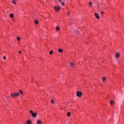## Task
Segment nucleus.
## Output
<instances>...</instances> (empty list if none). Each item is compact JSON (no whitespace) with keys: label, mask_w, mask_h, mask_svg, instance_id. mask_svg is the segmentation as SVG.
<instances>
[{"label":"nucleus","mask_w":124,"mask_h":124,"mask_svg":"<svg viewBox=\"0 0 124 124\" xmlns=\"http://www.w3.org/2000/svg\"><path fill=\"white\" fill-rule=\"evenodd\" d=\"M20 95V93H13L11 94V97H13V98H16L17 96H19Z\"/></svg>","instance_id":"f257e3e1"},{"label":"nucleus","mask_w":124,"mask_h":124,"mask_svg":"<svg viewBox=\"0 0 124 124\" xmlns=\"http://www.w3.org/2000/svg\"><path fill=\"white\" fill-rule=\"evenodd\" d=\"M31 114V116L33 118H36L37 117V114L35 112H33L32 110H30V111Z\"/></svg>","instance_id":"f03ea898"},{"label":"nucleus","mask_w":124,"mask_h":124,"mask_svg":"<svg viewBox=\"0 0 124 124\" xmlns=\"http://www.w3.org/2000/svg\"><path fill=\"white\" fill-rule=\"evenodd\" d=\"M60 10H61L60 6H55V11H56V12H59Z\"/></svg>","instance_id":"7ed1b4c3"},{"label":"nucleus","mask_w":124,"mask_h":124,"mask_svg":"<svg viewBox=\"0 0 124 124\" xmlns=\"http://www.w3.org/2000/svg\"><path fill=\"white\" fill-rule=\"evenodd\" d=\"M77 96H78V97H81V96H82V93L78 92L77 93Z\"/></svg>","instance_id":"20e7f679"},{"label":"nucleus","mask_w":124,"mask_h":124,"mask_svg":"<svg viewBox=\"0 0 124 124\" xmlns=\"http://www.w3.org/2000/svg\"><path fill=\"white\" fill-rule=\"evenodd\" d=\"M121 56V54H120V53L117 52L116 54H115V58L116 59H119V58H120V56Z\"/></svg>","instance_id":"39448f33"},{"label":"nucleus","mask_w":124,"mask_h":124,"mask_svg":"<svg viewBox=\"0 0 124 124\" xmlns=\"http://www.w3.org/2000/svg\"><path fill=\"white\" fill-rule=\"evenodd\" d=\"M110 105H111V106L115 105V101H114L113 100L110 101Z\"/></svg>","instance_id":"423d86ee"},{"label":"nucleus","mask_w":124,"mask_h":124,"mask_svg":"<svg viewBox=\"0 0 124 124\" xmlns=\"http://www.w3.org/2000/svg\"><path fill=\"white\" fill-rule=\"evenodd\" d=\"M95 16L96 18V19H100V16H99V15L97 13L95 14Z\"/></svg>","instance_id":"0eeeda50"},{"label":"nucleus","mask_w":124,"mask_h":124,"mask_svg":"<svg viewBox=\"0 0 124 124\" xmlns=\"http://www.w3.org/2000/svg\"><path fill=\"white\" fill-rule=\"evenodd\" d=\"M70 64H71V66L72 67H74V66H75V63H74L72 62H70Z\"/></svg>","instance_id":"6e6552de"},{"label":"nucleus","mask_w":124,"mask_h":124,"mask_svg":"<svg viewBox=\"0 0 124 124\" xmlns=\"http://www.w3.org/2000/svg\"><path fill=\"white\" fill-rule=\"evenodd\" d=\"M37 124H42V121H41V120H38Z\"/></svg>","instance_id":"1a4fd4ad"},{"label":"nucleus","mask_w":124,"mask_h":124,"mask_svg":"<svg viewBox=\"0 0 124 124\" xmlns=\"http://www.w3.org/2000/svg\"><path fill=\"white\" fill-rule=\"evenodd\" d=\"M102 81H103V82H106V77H104L102 78Z\"/></svg>","instance_id":"9d476101"},{"label":"nucleus","mask_w":124,"mask_h":124,"mask_svg":"<svg viewBox=\"0 0 124 124\" xmlns=\"http://www.w3.org/2000/svg\"><path fill=\"white\" fill-rule=\"evenodd\" d=\"M58 52H59V53H62V52H63V50L62 49L59 48Z\"/></svg>","instance_id":"9b49d317"},{"label":"nucleus","mask_w":124,"mask_h":124,"mask_svg":"<svg viewBox=\"0 0 124 124\" xmlns=\"http://www.w3.org/2000/svg\"><path fill=\"white\" fill-rule=\"evenodd\" d=\"M26 124H31V121L28 120V121L26 122Z\"/></svg>","instance_id":"f8f14e48"},{"label":"nucleus","mask_w":124,"mask_h":124,"mask_svg":"<svg viewBox=\"0 0 124 124\" xmlns=\"http://www.w3.org/2000/svg\"><path fill=\"white\" fill-rule=\"evenodd\" d=\"M10 17L11 18H13V17H14V14H10Z\"/></svg>","instance_id":"ddd939ff"},{"label":"nucleus","mask_w":124,"mask_h":124,"mask_svg":"<svg viewBox=\"0 0 124 124\" xmlns=\"http://www.w3.org/2000/svg\"><path fill=\"white\" fill-rule=\"evenodd\" d=\"M56 31H60V27L59 26L56 27Z\"/></svg>","instance_id":"4468645a"},{"label":"nucleus","mask_w":124,"mask_h":124,"mask_svg":"<svg viewBox=\"0 0 124 124\" xmlns=\"http://www.w3.org/2000/svg\"><path fill=\"white\" fill-rule=\"evenodd\" d=\"M89 5L90 6H93V2H92L91 1L89 2Z\"/></svg>","instance_id":"2eb2a0df"},{"label":"nucleus","mask_w":124,"mask_h":124,"mask_svg":"<svg viewBox=\"0 0 124 124\" xmlns=\"http://www.w3.org/2000/svg\"><path fill=\"white\" fill-rule=\"evenodd\" d=\"M71 114L70 113V112H68L67 114V116L68 117H70Z\"/></svg>","instance_id":"dca6fc26"},{"label":"nucleus","mask_w":124,"mask_h":124,"mask_svg":"<svg viewBox=\"0 0 124 124\" xmlns=\"http://www.w3.org/2000/svg\"><path fill=\"white\" fill-rule=\"evenodd\" d=\"M96 3H97V6L98 8H99V2L97 1Z\"/></svg>","instance_id":"f3484780"},{"label":"nucleus","mask_w":124,"mask_h":124,"mask_svg":"<svg viewBox=\"0 0 124 124\" xmlns=\"http://www.w3.org/2000/svg\"><path fill=\"white\" fill-rule=\"evenodd\" d=\"M16 39L17 41H20V40H21V39L19 37H17Z\"/></svg>","instance_id":"a211bd4d"},{"label":"nucleus","mask_w":124,"mask_h":124,"mask_svg":"<svg viewBox=\"0 0 124 124\" xmlns=\"http://www.w3.org/2000/svg\"><path fill=\"white\" fill-rule=\"evenodd\" d=\"M19 93H20V94H23V91L22 90H19Z\"/></svg>","instance_id":"6ab92c4d"},{"label":"nucleus","mask_w":124,"mask_h":124,"mask_svg":"<svg viewBox=\"0 0 124 124\" xmlns=\"http://www.w3.org/2000/svg\"><path fill=\"white\" fill-rule=\"evenodd\" d=\"M13 3L14 4H16V1H15V0H13Z\"/></svg>","instance_id":"aec40b11"},{"label":"nucleus","mask_w":124,"mask_h":124,"mask_svg":"<svg viewBox=\"0 0 124 124\" xmlns=\"http://www.w3.org/2000/svg\"><path fill=\"white\" fill-rule=\"evenodd\" d=\"M61 4H62V6H64V2H62L61 3Z\"/></svg>","instance_id":"412c9836"},{"label":"nucleus","mask_w":124,"mask_h":124,"mask_svg":"<svg viewBox=\"0 0 124 124\" xmlns=\"http://www.w3.org/2000/svg\"><path fill=\"white\" fill-rule=\"evenodd\" d=\"M51 103H52V104H54V103H55V101H54V100H51Z\"/></svg>","instance_id":"4be33fe9"},{"label":"nucleus","mask_w":124,"mask_h":124,"mask_svg":"<svg viewBox=\"0 0 124 124\" xmlns=\"http://www.w3.org/2000/svg\"><path fill=\"white\" fill-rule=\"evenodd\" d=\"M35 23L37 25H38V20H35Z\"/></svg>","instance_id":"5701e85b"},{"label":"nucleus","mask_w":124,"mask_h":124,"mask_svg":"<svg viewBox=\"0 0 124 124\" xmlns=\"http://www.w3.org/2000/svg\"><path fill=\"white\" fill-rule=\"evenodd\" d=\"M50 55H52V54H53V50L50 51V52H49Z\"/></svg>","instance_id":"b1692460"},{"label":"nucleus","mask_w":124,"mask_h":124,"mask_svg":"<svg viewBox=\"0 0 124 124\" xmlns=\"http://www.w3.org/2000/svg\"><path fill=\"white\" fill-rule=\"evenodd\" d=\"M76 32L77 34H78V33H79V31H78V30L76 31Z\"/></svg>","instance_id":"393cba45"},{"label":"nucleus","mask_w":124,"mask_h":124,"mask_svg":"<svg viewBox=\"0 0 124 124\" xmlns=\"http://www.w3.org/2000/svg\"><path fill=\"white\" fill-rule=\"evenodd\" d=\"M67 15L68 16H69V15H70V12H68L67 13Z\"/></svg>","instance_id":"a878e982"},{"label":"nucleus","mask_w":124,"mask_h":124,"mask_svg":"<svg viewBox=\"0 0 124 124\" xmlns=\"http://www.w3.org/2000/svg\"><path fill=\"white\" fill-rule=\"evenodd\" d=\"M3 60H6V57L3 56Z\"/></svg>","instance_id":"bb28decb"},{"label":"nucleus","mask_w":124,"mask_h":124,"mask_svg":"<svg viewBox=\"0 0 124 124\" xmlns=\"http://www.w3.org/2000/svg\"><path fill=\"white\" fill-rule=\"evenodd\" d=\"M59 1H60V2L61 3H62V0H58Z\"/></svg>","instance_id":"cd10ccee"},{"label":"nucleus","mask_w":124,"mask_h":124,"mask_svg":"<svg viewBox=\"0 0 124 124\" xmlns=\"http://www.w3.org/2000/svg\"><path fill=\"white\" fill-rule=\"evenodd\" d=\"M19 54H22V50H20L19 52H18Z\"/></svg>","instance_id":"c85d7f7f"},{"label":"nucleus","mask_w":124,"mask_h":124,"mask_svg":"<svg viewBox=\"0 0 124 124\" xmlns=\"http://www.w3.org/2000/svg\"><path fill=\"white\" fill-rule=\"evenodd\" d=\"M101 13H102V14H104V12H102Z\"/></svg>","instance_id":"c756f323"},{"label":"nucleus","mask_w":124,"mask_h":124,"mask_svg":"<svg viewBox=\"0 0 124 124\" xmlns=\"http://www.w3.org/2000/svg\"><path fill=\"white\" fill-rule=\"evenodd\" d=\"M6 98H7V96H6Z\"/></svg>","instance_id":"7c9ffc66"},{"label":"nucleus","mask_w":124,"mask_h":124,"mask_svg":"<svg viewBox=\"0 0 124 124\" xmlns=\"http://www.w3.org/2000/svg\"><path fill=\"white\" fill-rule=\"evenodd\" d=\"M71 105L70 106V107H71Z\"/></svg>","instance_id":"2f4dec72"}]
</instances>
